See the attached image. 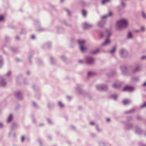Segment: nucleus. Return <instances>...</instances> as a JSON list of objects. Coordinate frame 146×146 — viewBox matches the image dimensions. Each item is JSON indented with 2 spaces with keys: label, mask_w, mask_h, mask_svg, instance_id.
Listing matches in <instances>:
<instances>
[{
  "label": "nucleus",
  "mask_w": 146,
  "mask_h": 146,
  "mask_svg": "<svg viewBox=\"0 0 146 146\" xmlns=\"http://www.w3.org/2000/svg\"><path fill=\"white\" fill-rule=\"evenodd\" d=\"M146 106V102H145L142 106V107H144Z\"/></svg>",
  "instance_id": "nucleus-15"
},
{
  "label": "nucleus",
  "mask_w": 146,
  "mask_h": 146,
  "mask_svg": "<svg viewBox=\"0 0 146 146\" xmlns=\"http://www.w3.org/2000/svg\"><path fill=\"white\" fill-rule=\"evenodd\" d=\"M106 16H104V17H102V18H106Z\"/></svg>",
  "instance_id": "nucleus-21"
},
{
  "label": "nucleus",
  "mask_w": 146,
  "mask_h": 146,
  "mask_svg": "<svg viewBox=\"0 0 146 146\" xmlns=\"http://www.w3.org/2000/svg\"><path fill=\"white\" fill-rule=\"evenodd\" d=\"M90 123L91 124H93V123L92 122H91Z\"/></svg>",
  "instance_id": "nucleus-23"
},
{
  "label": "nucleus",
  "mask_w": 146,
  "mask_h": 146,
  "mask_svg": "<svg viewBox=\"0 0 146 146\" xmlns=\"http://www.w3.org/2000/svg\"><path fill=\"white\" fill-rule=\"evenodd\" d=\"M123 103L124 104H126V103H125V100L123 101Z\"/></svg>",
  "instance_id": "nucleus-17"
},
{
  "label": "nucleus",
  "mask_w": 146,
  "mask_h": 146,
  "mask_svg": "<svg viewBox=\"0 0 146 146\" xmlns=\"http://www.w3.org/2000/svg\"><path fill=\"white\" fill-rule=\"evenodd\" d=\"M127 37L129 39L132 38H133V36L132 33L131 32H128Z\"/></svg>",
  "instance_id": "nucleus-5"
},
{
  "label": "nucleus",
  "mask_w": 146,
  "mask_h": 146,
  "mask_svg": "<svg viewBox=\"0 0 146 146\" xmlns=\"http://www.w3.org/2000/svg\"><path fill=\"white\" fill-rule=\"evenodd\" d=\"M110 14H111V15H111V13H110Z\"/></svg>",
  "instance_id": "nucleus-25"
},
{
  "label": "nucleus",
  "mask_w": 146,
  "mask_h": 146,
  "mask_svg": "<svg viewBox=\"0 0 146 146\" xmlns=\"http://www.w3.org/2000/svg\"><path fill=\"white\" fill-rule=\"evenodd\" d=\"M141 31H140V29L139 30H136L135 31V32L136 33H138Z\"/></svg>",
  "instance_id": "nucleus-14"
},
{
  "label": "nucleus",
  "mask_w": 146,
  "mask_h": 146,
  "mask_svg": "<svg viewBox=\"0 0 146 146\" xmlns=\"http://www.w3.org/2000/svg\"><path fill=\"white\" fill-rule=\"evenodd\" d=\"M143 86H145L146 85V82L145 83L143 84Z\"/></svg>",
  "instance_id": "nucleus-19"
},
{
  "label": "nucleus",
  "mask_w": 146,
  "mask_h": 146,
  "mask_svg": "<svg viewBox=\"0 0 146 146\" xmlns=\"http://www.w3.org/2000/svg\"><path fill=\"white\" fill-rule=\"evenodd\" d=\"M12 118L13 117L12 115H10L8 118L7 121L8 122H10L12 119Z\"/></svg>",
  "instance_id": "nucleus-7"
},
{
  "label": "nucleus",
  "mask_w": 146,
  "mask_h": 146,
  "mask_svg": "<svg viewBox=\"0 0 146 146\" xmlns=\"http://www.w3.org/2000/svg\"><path fill=\"white\" fill-rule=\"evenodd\" d=\"M142 15L143 18H146V15L143 12H142Z\"/></svg>",
  "instance_id": "nucleus-8"
},
{
  "label": "nucleus",
  "mask_w": 146,
  "mask_h": 146,
  "mask_svg": "<svg viewBox=\"0 0 146 146\" xmlns=\"http://www.w3.org/2000/svg\"><path fill=\"white\" fill-rule=\"evenodd\" d=\"M145 58V56H143V57H142V58Z\"/></svg>",
  "instance_id": "nucleus-22"
},
{
  "label": "nucleus",
  "mask_w": 146,
  "mask_h": 146,
  "mask_svg": "<svg viewBox=\"0 0 146 146\" xmlns=\"http://www.w3.org/2000/svg\"><path fill=\"white\" fill-rule=\"evenodd\" d=\"M133 88L132 87L130 86H126L123 89V90L124 91L126 90L128 91H131L132 90H133Z\"/></svg>",
  "instance_id": "nucleus-3"
},
{
  "label": "nucleus",
  "mask_w": 146,
  "mask_h": 146,
  "mask_svg": "<svg viewBox=\"0 0 146 146\" xmlns=\"http://www.w3.org/2000/svg\"><path fill=\"white\" fill-rule=\"evenodd\" d=\"M129 25L128 22L125 19H122L118 21L116 23L117 29H119L122 27H126Z\"/></svg>",
  "instance_id": "nucleus-1"
},
{
  "label": "nucleus",
  "mask_w": 146,
  "mask_h": 146,
  "mask_svg": "<svg viewBox=\"0 0 146 146\" xmlns=\"http://www.w3.org/2000/svg\"><path fill=\"white\" fill-rule=\"evenodd\" d=\"M4 18L2 15H0V21L3 20Z\"/></svg>",
  "instance_id": "nucleus-10"
},
{
  "label": "nucleus",
  "mask_w": 146,
  "mask_h": 146,
  "mask_svg": "<svg viewBox=\"0 0 146 146\" xmlns=\"http://www.w3.org/2000/svg\"><path fill=\"white\" fill-rule=\"evenodd\" d=\"M32 38H35V36L34 35H33L32 36Z\"/></svg>",
  "instance_id": "nucleus-18"
},
{
  "label": "nucleus",
  "mask_w": 146,
  "mask_h": 146,
  "mask_svg": "<svg viewBox=\"0 0 146 146\" xmlns=\"http://www.w3.org/2000/svg\"><path fill=\"white\" fill-rule=\"evenodd\" d=\"M59 106L60 107H62L63 106V104L60 102H59Z\"/></svg>",
  "instance_id": "nucleus-12"
},
{
  "label": "nucleus",
  "mask_w": 146,
  "mask_h": 146,
  "mask_svg": "<svg viewBox=\"0 0 146 146\" xmlns=\"http://www.w3.org/2000/svg\"><path fill=\"white\" fill-rule=\"evenodd\" d=\"M140 31H141L143 32L145 31V27H141L140 28Z\"/></svg>",
  "instance_id": "nucleus-6"
},
{
  "label": "nucleus",
  "mask_w": 146,
  "mask_h": 146,
  "mask_svg": "<svg viewBox=\"0 0 146 146\" xmlns=\"http://www.w3.org/2000/svg\"><path fill=\"white\" fill-rule=\"evenodd\" d=\"M24 140V137H23L22 138V141H23Z\"/></svg>",
  "instance_id": "nucleus-16"
},
{
  "label": "nucleus",
  "mask_w": 146,
  "mask_h": 146,
  "mask_svg": "<svg viewBox=\"0 0 146 146\" xmlns=\"http://www.w3.org/2000/svg\"><path fill=\"white\" fill-rule=\"evenodd\" d=\"M79 44L81 46V49L82 51H84L85 50V48L82 46V45L84 44L85 43V41L83 40H80L78 41Z\"/></svg>",
  "instance_id": "nucleus-2"
},
{
  "label": "nucleus",
  "mask_w": 146,
  "mask_h": 146,
  "mask_svg": "<svg viewBox=\"0 0 146 146\" xmlns=\"http://www.w3.org/2000/svg\"><path fill=\"white\" fill-rule=\"evenodd\" d=\"M115 48H114L111 51V53H113L114 52H115Z\"/></svg>",
  "instance_id": "nucleus-13"
},
{
  "label": "nucleus",
  "mask_w": 146,
  "mask_h": 146,
  "mask_svg": "<svg viewBox=\"0 0 146 146\" xmlns=\"http://www.w3.org/2000/svg\"><path fill=\"white\" fill-rule=\"evenodd\" d=\"M107 120H108V121H109V120H110V119H107Z\"/></svg>",
  "instance_id": "nucleus-24"
},
{
  "label": "nucleus",
  "mask_w": 146,
  "mask_h": 146,
  "mask_svg": "<svg viewBox=\"0 0 146 146\" xmlns=\"http://www.w3.org/2000/svg\"><path fill=\"white\" fill-rule=\"evenodd\" d=\"M86 12L85 11H84V10H83V11H82V14H83V15L85 16H86Z\"/></svg>",
  "instance_id": "nucleus-11"
},
{
  "label": "nucleus",
  "mask_w": 146,
  "mask_h": 146,
  "mask_svg": "<svg viewBox=\"0 0 146 146\" xmlns=\"http://www.w3.org/2000/svg\"><path fill=\"white\" fill-rule=\"evenodd\" d=\"M110 43V41L109 39L106 40L102 44V45L105 46L108 45Z\"/></svg>",
  "instance_id": "nucleus-4"
},
{
  "label": "nucleus",
  "mask_w": 146,
  "mask_h": 146,
  "mask_svg": "<svg viewBox=\"0 0 146 146\" xmlns=\"http://www.w3.org/2000/svg\"><path fill=\"white\" fill-rule=\"evenodd\" d=\"M109 0H103L102 1V4H104L106 3Z\"/></svg>",
  "instance_id": "nucleus-9"
},
{
  "label": "nucleus",
  "mask_w": 146,
  "mask_h": 146,
  "mask_svg": "<svg viewBox=\"0 0 146 146\" xmlns=\"http://www.w3.org/2000/svg\"><path fill=\"white\" fill-rule=\"evenodd\" d=\"M3 126L2 124L1 123H0V127H2Z\"/></svg>",
  "instance_id": "nucleus-20"
}]
</instances>
